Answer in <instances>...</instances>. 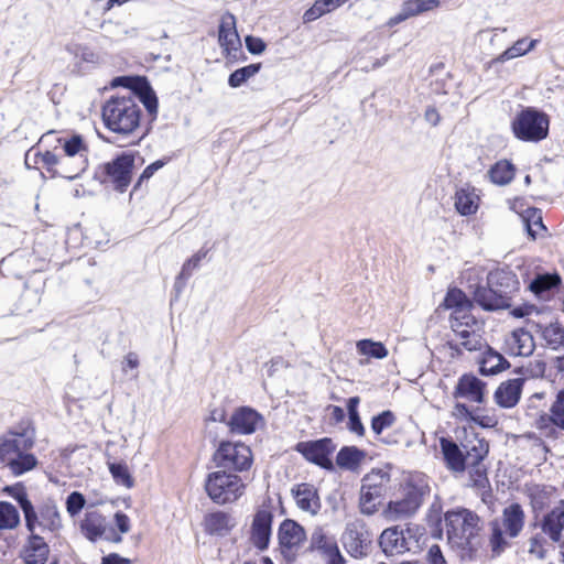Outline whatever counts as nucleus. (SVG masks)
I'll return each mask as SVG.
<instances>
[{
  "instance_id": "0eeeda50",
  "label": "nucleus",
  "mask_w": 564,
  "mask_h": 564,
  "mask_svg": "<svg viewBox=\"0 0 564 564\" xmlns=\"http://www.w3.org/2000/svg\"><path fill=\"white\" fill-rule=\"evenodd\" d=\"M241 478L225 470L210 473L205 480V490L216 503L225 505L239 499L245 492Z\"/></svg>"
},
{
  "instance_id": "b1692460",
  "label": "nucleus",
  "mask_w": 564,
  "mask_h": 564,
  "mask_svg": "<svg viewBox=\"0 0 564 564\" xmlns=\"http://www.w3.org/2000/svg\"><path fill=\"white\" fill-rule=\"evenodd\" d=\"M451 415L456 421L475 423L481 427H494L498 424L495 415L481 414L479 408H470L463 402H456L453 405Z\"/></svg>"
},
{
  "instance_id": "3c124183",
  "label": "nucleus",
  "mask_w": 564,
  "mask_h": 564,
  "mask_svg": "<svg viewBox=\"0 0 564 564\" xmlns=\"http://www.w3.org/2000/svg\"><path fill=\"white\" fill-rule=\"evenodd\" d=\"M542 337L550 348L557 350L564 344V328L558 324H550L542 330Z\"/></svg>"
},
{
  "instance_id": "72a5a7b5",
  "label": "nucleus",
  "mask_w": 564,
  "mask_h": 564,
  "mask_svg": "<svg viewBox=\"0 0 564 564\" xmlns=\"http://www.w3.org/2000/svg\"><path fill=\"white\" fill-rule=\"evenodd\" d=\"M366 458V453L356 446L343 447L336 457V464L347 470H356Z\"/></svg>"
},
{
  "instance_id": "4c0bfd02",
  "label": "nucleus",
  "mask_w": 564,
  "mask_h": 564,
  "mask_svg": "<svg viewBox=\"0 0 564 564\" xmlns=\"http://www.w3.org/2000/svg\"><path fill=\"white\" fill-rule=\"evenodd\" d=\"M561 283V278L558 274H539L536 275L530 283V290L540 299H545L546 293L558 286Z\"/></svg>"
},
{
  "instance_id": "37998d69",
  "label": "nucleus",
  "mask_w": 564,
  "mask_h": 564,
  "mask_svg": "<svg viewBox=\"0 0 564 564\" xmlns=\"http://www.w3.org/2000/svg\"><path fill=\"white\" fill-rule=\"evenodd\" d=\"M489 176L497 185H507L514 177V166L507 160L498 161L490 170Z\"/></svg>"
},
{
  "instance_id": "49530a36",
  "label": "nucleus",
  "mask_w": 564,
  "mask_h": 564,
  "mask_svg": "<svg viewBox=\"0 0 564 564\" xmlns=\"http://www.w3.org/2000/svg\"><path fill=\"white\" fill-rule=\"evenodd\" d=\"M207 252V250H199L183 264L182 270L175 281V288L177 291H181L184 283L192 275L193 271L199 267L202 260L206 258Z\"/></svg>"
},
{
  "instance_id": "9b49d317",
  "label": "nucleus",
  "mask_w": 564,
  "mask_h": 564,
  "mask_svg": "<svg viewBox=\"0 0 564 564\" xmlns=\"http://www.w3.org/2000/svg\"><path fill=\"white\" fill-rule=\"evenodd\" d=\"M429 488L425 485H409L404 497L397 501H390L383 510V516L389 521H399L413 516L423 502V497Z\"/></svg>"
},
{
  "instance_id": "f3484780",
  "label": "nucleus",
  "mask_w": 564,
  "mask_h": 564,
  "mask_svg": "<svg viewBox=\"0 0 564 564\" xmlns=\"http://www.w3.org/2000/svg\"><path fill=\"white\" fill-rule=\"evenodd\" d=\"M296 449L310 462L326 468L332 469L333 463L329 456L335 451V445L330 438H322L312 442L299 443Z\"/></svg>"
},
{
  "instance_id": "2eb2a0df",
  "label": "nucleus",
  "mask_w": 564,
  "mask_h": 564,
  "mask_svg": "<svg viewBox=\"0 0 564 564\" xmlns=\"http://www.w3.org/2000/svg\"><path fill=\"white\" fill-rule=\"evenodd\" d=\"M341 541L347 552L358 557L367 553L372 535L367 530L362 520H355L347 523Z\"/></svg>"
},
{
  "instance_id": "2f4dec72",
  "label": "nucleus",
  "mask_w": 564,
  "mask_h": 564,
  "mask_svg": "<svg viewBox=\"0 0 564 564\" xmlns=\"http://www.w3.org/2000/svg\"><path fill=\"white\" fill-rule=\"evenodd\" d=\"M235 524L234 519L223 511L213 512L205 517V530L213 535H225Z\"/></svg>"
},
{
  "instance_id": "bb28decb",
  "label": "nucleus",
  "mask_w": 564,
  "mask_h": 564,
  "mask_svg": "<svg viewBox=\"0 0 564 564\" xmlns=\"http://www.w3.org/2000/svg\"><path fill=\"white\" fill-rule=\"evenodd\" d=\"M506 347L510 355L528 357L534 351L535 343L530 332L519 328L507 336Z\"/></svg>"
},
{
  "instance_id": "a18cd8bd",
  "label": "nucleus",
  "mask_w": 564,
  "mask_h": 564,
  "mask_svg": "<svg viewBox=\"0 0 564 564\" xmlns=\"http://www.w3.org/2000/svg\"><path fill=\"white\" fill-rule=\"evenodd\" d=\"M340 0H316L314 4L304 12V22H312L322 15L341 7Z\"/></svg>"
},
{
  "instance_id": "13d9d810",
  "label": "nucleus",
  "mask_w": 564,
  "mask_h": 564,
  "mask_svg": "<svg viewBox=\"0 0 564 564\" xmlns=\"http://www.w3.org/2000/svg\"><path fill=\"white\" fill-rule=\"evenodd\" d=\"M394 414L391 411H383L371 420V430L379 435L383 430L390 427L394 423Z\"/></svg>"
},
{
  "instance_id": "ddd939ff",
  "label": "nucleus",
  "mask_w": 564,
  "mask_h": 564,
  "mask_svg": "<svg viewBox=\"0 0 564 564\" xmlns=\"http://www.w3.org/2000/svg\"><path fill=\"white\" fill-rule=\"evenodd\" d=\"M218 42L227 63H235L242 55L241 41L236 29V18L229 12L223 14L220 19Z\"/></svg>"
},
{
  "instance_id": "20e7f679",
  "label": "nucleus",
  "mask_w": 564,
  "mask_h": 564,
  "mask_svg": "<svg viewBox=\"0 0 564 564\" xmlns=\"http://www.w3.org/2000/svg\"><path fill=\"white\" fill-rule=\"evenodd\" d=\"M451 327L455 339L449 341V346L456 351H460V349L477 351L481 350L485 346L481 336V323L467 310L454 311L451 317Z\"/></svg>"
},
{
  "instance_id": "39448f33",
  "label": "nucleus",
  "mask_w": 564,
  "mask_h": 564,
  "mask_svg": "<svg viewBox=\"0 0 564 564\" xmlns=\"http://www.w3.org/2000/svg\"><path fill=\"white\" fill-rule=\"evenodd\" d=\"M549 116L533 107L519 111L511 122L514 137L524 142H540L549 135Z\"/></svg>"
},
{
  "instance_id": "4468645a",
  "label": "nucleus",
  "mask_w": 564,
  "mask_h": 564,
  "mask_svg": "<svg viewBox=\"0 0 564 564\" xmlns=\"http://www.w3.org/2000/svg\"><path fill=\"white\" fill-rule=\"evenodd\" d=\"M134 155L122 153L112 161L105 163L102 172L106 180L111 182L116 189L123 192L131 182Z\"/></svg>"
},
{
  "instance_id": "58836bf2",
  "label": "nucleus",
  "mask_w": 564,
  "mask_h": 564,
  "mask_svg": "<svg viewBox=\"0 0 564 564\" xmlns=\"http://www.w3.org/2000/svg\"><path fill=\"white\" fill-rule=\"evenodd\" d=\"M536 44H538V40L528 41L527 39H520L512 46L508 47L499 56H497L495 58V62L496 63H505V62L513 59L516 57L523 56L527 53L534 50Z\"/></svg>"
},
{
  "instance_id": "393cba45",
  "label": "nucleus",
  "mask_w": 564,
  "mask_h": 564,
  "mask_svg": "<svg viewBox=\"0 0 564 564\" xmlns=\"http://www.w3.org/2000/svg\"><path fill=\"white\" fill-rule=\"evenodd\" d=\"M524 381L523 378H514L501 382L494 395L496 403L503 409L516 406L521 398Z\"/></svg>"
},
{
  "instance_id": "423d86ee",
  "label": "nucleus",
  "mask_w": 564,
  "mask_h": 564,
  "mask_svg": "<svg viewBox=\"0 0 564 564\" xmlns=\"http://www.w3.org/2000/svg\"><path fill=\"white\" fill-rule=\"evenodd\" d=\"M535 527L541 529V533L532 535L529 540L530 553L540 556L544 553V545L550 542L558 543L564 531V500H561L551 511L543 516L540 523Z\"/></svg>"
},
{
  "instance_id": "e433bc0d",
  "label": "nucleus",
  "mask_w": 564,
  "mask_h": 564,
  "mask_svg": "<svg viewBox=\"0 0 564 564\" xmlns=\"http://www.w3.org/2000/svg\"><path fill=\"white\" fill-rule=\"evenodd\" d=\"M82 529L86 538L95 542L104 535L106 531V520L96 511L88 512L83 521Z\"/></svg>"
},
{
  "instance_id": "a878e982",
  "label": "nucleus",
  "mask_w": 564,
  "mask_h": 564,
  "mask_svg": "<svg viewBox=\"0 0 564 564\" xmlns=\"http://www.w3.org/2000/svg\"><path fill=\"white\" fill-rule=\"evenodd\" d=\"M50 554V546L45 539L37 533L35 530L31 532L30 538L24 544L21 551V557L25 564H44Z\"/></svg>"
},
{
  "instance_id": "9d476101",
  "label": "nucleus",
  "mask_w": 564,
  "mask_h": 564,
  "mask_svg": "<svg viewBox=\"0 0 564 564\" xmlns=\"http://www.w3.org/2000/svg\"><path fill=\"white\" fill-rule=\"evenodd\" d=\"M390 475L382 469H372L361 480L359 509L362 514H375L384 496Z\"/></svg>"
},
{
  "instance_id": "4be33fe9",
  "label": "nucleus",
  "mask_w": 564,
  "mask_h": 564,
  "mask_svg": "<svg viewBox=\"0 0 564 564\" xmlns=\"http://www.w3.org/2000/svg\"><path fill=\"white\" fill-rule=\"evenodd\" d=\"M409 536L399 527L386 529L379 540L380 547L387 555L403 554L412 549L413 541L410 530H406Z\"/></svg>"
},
{
  "instance_id": "473e14b6",
  "label": "nucleus",
  "mask_w": 564,
  "mask_h": 564,
  "mask_svg": "<svg viewBox=\"0 0 564 564\" xmlns=\"http://www.w3.org/2000/svg\"><path fill=\"white\" fill-rule=\"evenodd\" d=\"M479 197L475 192V188H460L455 194V207L456 210L463 215H473L478 209Z\"/></svg>"
},
{
  "instance_id": "69168bd1",
  "label": "nucleus",
  "mask_w": 564,
  "mask_h": 564,
  "mask_svg": "<svg viewBox=\"0 0 564 564\" xmlns=\"http://www.w3.org/2000/svg\"><path fill=\"white\" fill-rule=\"evenodd\" d=\"M165 163L166 162L163 160H158V161L151 163L150 165H148L143 170L142 174L140 175L138 184H140L144 180L151 178L156 171H159L160 169H162L165 165Z\"/></svg>"
},
{
  "instance_id": "e2e57ef3",
  "label": "nucleus",
  "mask_w": 564,
  "mask_h": 564,
  "mask_svg": "<svg viewBox=\"0 0 564 564\" xmlns=\"http://www.w3.org/2000/svg\"><path fill=\"white\" fill-rule=\"evenodd\" d=\"M246 46L251 54H261L265 50L264 42L251 35L246 36Z\"/></svg>"
},
{
  "instance_id": "a211bd4d",
  "label": "nucleus",
  "mask_w": 564,
  "mask_h": 564,
  "mask_svg": "<svg viewBox=\"0 0 564 564\" xmlns=\"http://www.w3.org/2000/svg\"><path fill=\"white\" fill-rule=\"evenodd\" d=\"M279 544L282 553L294 555L306 540V533L302 525L291 519H285L279 527L278 531Z\"/></svg>"
},
{
  "instance_id": "7ed1b4c3",
  "label": "nucleus",
  "mask_w": 564,
  "mask_h": 564,
  "mask_svg": "<svg viewBox=\"0 0 564 564\" xmlns=\"http://www.w3.org/2000/svg\"><path fill=\"white\" fill-rule=\"evenodd\" d=\"M545 398L544 392H536L531 395L528 403L527 415L533 419L534 426L545 437H557V431L564 432V388L556 391L547 412L532 413L535 400Z\"/></svg>"
},
{
  "instance_id": "79ce46f5",
  "label": "nucleus",
  "mask_w": 564,
  "mask_h": 564,
  "mask_svg": "<svg viewBox=\"0 0 564 564\" xmlns=\"http://www.w3.org/2000/svg\"><path fill=\"white\" fill-rule=\"evenodd\" d=\"M40 159L46 171L51 173L53 177L58 176L68 180V173L61 153L56 154L51 151H45L40 155Z\"/></svg>"
},
{
  "instance_id": "0e129e2a",
  "label": "nucleus",
  "mask_w": 564,
  "mask_h": 564,
  "mask_svg": "<svg viewBox=\"0 0 564 564\" xmlns=\"http://www.w3.org/2000/svg\"><path fill=\"white\" fill-rule=\"evenodd\" d=\"M429 564H446V561L443 556L441 547L436 544H433L426 554Z\"/></svg>"
},
{
  "instance_id": "864d4df0",
  "label": "nucleus",
  "mask_w": 564,
  "mask_h": 564,
  "mask_svg": "<svg viewBox=\"0 0 564 564\" xmlns=\"http://www.w3.org/2000/svg\"><path fill=\"white\" fill-rule=\"evenodd\" d=\"M357 349L360 354L377 359L388 356V350L382 343L372 341L370 339H361L357 343Z\"/></svg>"
},
{
  "instance_id": "603ef678",
  "label": "nucleus",
  "mask_w": 564,
  "mask_h": 564,
  "mask_svg": "<svg viewBox=\"0 0 564 564\" xmlns=\"http://www.w3.org/2000/svg\"><path fill=\"white\" fill-rule=\"evenodd\" d=\"M261 68V64H250L232 72L228 78V85L232 88L240 87L249 78L254 76Z\"/></svg>"
},
{
  "instance_id": "412c9836",
  "label": "nucleus",
  "mask_w": 564,
  "mask_h": 564,
  "mask_svg": "<svg viewBox=\"0 0 564 564\" xmlns=\"http://www.w3.org/2000/svg\"><path fill=\"white\" fill-rule=\"evenodd\" d=\"M485 394L486 383L471 373L459 377L452 393L456 400L465 399L477 404L485 402Z\"/></svg>"
},
{
  "instance_id": "bf43d9fd",
  "label": "nucleus",
  "mask_w": 564,
  "mask_h": 564,
  "mask_svg": "<svg viewBox=\"0 0 564 564\" xmlns=\"http://www.w3.org/2000/svg\"><path fill=\"white\" fill-rule=\"evenodd\" d=\"M140 100L151 116L156 115L158 98L154 91L148 85H145V87L140 91Z\"/></svg>"
},
{
  "instance_id": "6ab92c4d",
  "label": "nucleus",
  "mask_w": 564,
  "mask_h": 564,
  "mask_svg": "<svg viewBox=\"0 0 564 564\" xmlns=\"http://www.w3.org/2000/svg\"><path fill=\"white\" fill-rule=\"evenodd\" d=\"M34 445V433L24 431L23 433L12 432L0 437V463L9 464L18 457L21 449H31Z\"/></svg>"
},
{
  "instance_id": "09e8293b",
  "label": "nucleus",
  "mask_w": 564,
  "mask_h": 564,
  "mask_svg": "<svg viewBox=\"0 0 564 564\" xmlns=\"http://www.w3.org/2000/svg\"><path fill=\"white\" fill-rule=\"evenodd\" d=\"M359 403V397H351L347 401V410L349 416L348 429L351 433L362 436L365 434V427L360 421L359 413L357 410Z\"/></svg>"
},
{
  "instance_id": "ea45409f",
  "label": "nucleus",
  "mask_w": 564,
  "mask_h": 564,
  "mask_svg": "<svg viewBox=\"0 0 564 564\" xmlns=\"http://www.w3.org/2000/svg\"><path fill=\"white\" fill-rule=\"evenodd\" d=\"M466 468L468 469L469 485L477 490L486 492L490 488V484L485 464L482 462L467 464Z\"/></svg>"
},
{
  "instance_id": "5fc2aeb1",
  "label": "nucleus",
  "mask_w": 564,
  "mask_h": 564,
  "mask_svg": "<svg viewBox=\"0 0 564 564\" xmlns=\"http://www.w3.org/2000/svg\"><path fill=\"white\" fill-rule=\"evenodd\" d=\"M311 543H312V546L314 549H317V550H323L325 552H329L332 553L333 551L335 552V556L341 561L343 557L336 546V544L334 542H332L327 536L326 534L324 533V531L318 528L316 529L313 534H312V538H311Z\"/></svg>"
},
{
  "instance_id": "680f3d73",
  "label": "nucleus",
  "mask_w": 564,
  "mask_h": 564,
  "mask_svg": "<svg viewBox=\"0 0 564 564\" xmlns=\"http://www.w3.org/2000/svg\"><path fill=\"white\" fill-rule=\"evenodd\" d=\"M447 307H455V311L457 310H466L464 307L466 302V296L464 293L459 290H451L447 293V296L445 299Z\"/></svg>"
},
{
  "instance_id": "f03ea898",
  "label": "nucleus",
  "mask_w": 564,
  "mask_h": 564,
  "mask_svg": "<svg viewBox=\"0 0 564 564\" xmlns=\"http://www.w3.org/2000/svg\"><path fill=\"white\" fill-rule=\"evenodd\" d=\"M141 108L132 93L128 96L112 97L102 107V120L112 132L128 135L140 126Z\"/></svg>"
},
{
  "instance_id": "dca6fc26",
  "label": "nucleus",
  "mask_w": 564,
  "mask_h": 564,
  "mask_svg": "<svg viewBox=\"0 0 564 564\" xmlns=\"http://www.w3.org/2000/svg\"><path fill=\"white\" fill-rule=\"evenodd\" d=\"M273 511L270 505L263 503L256 512L252 523L250 540L252 544L263 551L268 549L271 538Z\"/></svg>"
},
{
  "instance_id": "cd10ccee",
  "label": "nucleus",
  "mask_w": 564,
  "mask_h": 564,
  "mask_svg": "<svg viewBox=\"0 0 564 564\" xmlns=\"http://www.w3.org/2000/svg\"><path fill=\"white\" fill-rule=\"evenodd\" d=\"M489 286L494 288L509 302L510 294L518 290L519 282L514 274L503 270L490 272L487 278Z\"/></svg>"
},
{
  "instance_id": "774afa93",
  "label": "nucleus",
  "mask_w": 564,
  "mask_h": 564,
  "mask_svg": "<svg viewBox=\"0 0 564 564\" xmlns=\"http://www.w3.org/2000/svg\"><path fill=\"white\" fill-rule=\"evenodd\" d=\"M116 525L121 533H127L130 530V519L127 514L122 512H117L115 514Z\"/></svg>"
},
{
  "instance_id": "c756f323",
  "label": "nucleus",
  "mask_w": 564,
  "mask_h": 564,
  "mask_svg": "<svg viewBox=\"0 0 564 564\" xmlns=\"http://www.w3.org/2000/svg\"><path fill=\"white\" fill-rule=\"evenodd\" d=\"M441 449L444 455L447 467L453 471H464L467 459L456 443L451 440H441Z\"/></svg>"
},
{
  "instance_id": "aec40b11",
  "label": "nucleus",
  "mask_w": 564,
  "mask_h": 564,
  "mask_svg": "<svg viewBox=\"0 0 564 564\" xmlns=\"http://www.w3.org/2000/svg\"><path fill=\"white\" fill-rule=\"evenodd\" d=\"M228 424L232 433L248 435L264 426V419L252 408L240 406L232 413Z\"/></svg>"
},
{
  "instance_id": "a19ab883",
  "label": "nucleus",
  "mask_w": 564,
  "mask_h": 564,
  "mask_svg": "<svg viewBox=\"0 0 564 564\" xmlns=\"http://www.w3.org/2000/svg\"><path fill=\"white\" fill-rule=\"evenodd\" d=\"M465 456L467 464L481 463L489 452L488 443L478 437L469 440L465 445Z\"/></svg>"
},
{
  "instance_id": "f8f14e48",
  "label": "nucleus",
  "mask_w": 564,
  "mask_h": 564,
  "mask_svg": "<svg viewBox=\"0 0 564 564\" xmlns=\"http://www.w3.org/2000/svg\"><path fill=\"white\" fill-rule=\"evenodd\" d=\"M215 460L219 467L229 470L243 471L252 465V453L249 446L239 442H221Z\"/></svg>"
},
{
  "instance_id": "c03bdc74",
  "label": "nucleus",
  "mask_w": 564,
  "mask_h": 564,
  "mask_svg": "<svg viewBox=\"0 0 564 564\" xmlns=\"http://www.w3.org/2000/svg\"><path fill=\"white\" fill-rule=\"evenodd\" d=\"M522 223L532 240H535L546 231V227L543 225L542 215L539 209H528L522 216Z\"/></svg>"
},
{
  "instance_id": "1a4fd4ad",
  "label": "nucleus",
  "mask_w": 564,
  "mask_h": 564,
  "mask_svg": "<svg viewBox=\"0 0 564 564\" xmlns=\"http://www.w3.org/2000/svg\"><path fill=\"white\" fill-rule=\"evenodd\" d=\"M62 159L68 173V180L79 177L89 165V145L80 134L58 138Z\"/></svg>"
},
{
  "instance_id": "5701e85b",
  "label": "nucleus",
  "mask_w": 564,
  "mask_h": 564,
  "mask_svg": "<svg viewBox=\"0 0 564 564\" xmlns=\"http://www.w3.org/2000/svg\"><path fill=\"white\" fill-rule=\"evenodd\" d=\"M296 507L311 516H316L322 507L317 488L308 482L295 485L291 489Z\"/></svg>"
},
{
  "instance_id": "c85d7f7f",
  "label": "nucleus",
  "mask_w": 564,
  "mask_h": 564,
  "mask_svg": "<svg viewBox=\"0 0 564 564\" xmlns=\"http://www.w3.org/2000/svg\"><path fill=\"white\" fill-rule=\"evenodd\" d=\"M474 300L477 304L487 311L500 310L509 305L508 301L505 299V295H501L489 285L488 288L478 286L474 293Z\"/></svg>"
},
{
  "instance_id": "338daca9",
  "label": "nucleus",
  "mask_w": 564,
  "mask_h": 564,
  "mask_svg": "<svg viewBox=\"0 0 564 564\" xmlns=\"http://www.w3.org/2000/svg\"><path fill=\"white\" fill-rule=\"evenodd\" d=\"M101 564H132V561L118 553H110L101 558Z\"/></svg>"
},
{
  "instance_id": "f257e3e1",
  "label": "nucleus",
  "mask_w": 564,
  "mask_h": 564,
  "mask_svg": "<svg viewBox=\"0 0 564 564\" xmlns=\"http://www.w3.org/2000/svg\"><path fill=\"white\" fill-rule=\"evenodd\" d=\"M448 543L462 551L473 550L481 530L480 518L471 510L460 508L444 514Z\"/></svg>"
},
{
  "instance_id": "f704fd0d",
  "label": "nucleus",
  "mask_w": 564,
  "mask_h": 564,
  "mask_svg": "<svg viewBox=\"0 0 564 564\" xmlns=\"http://www.w3.org/2000/svg\"><path fill=\"white\" fill-rule=\"evenodd\" d=\"M509 367L507 359L492 348L487 347L480 361V372L482 375H496Z\"/></svg>"
},
{
  "instance_id": "8fccbe9b",
  "label": "nucleus",
  "mask_w": 564,
  "mask_h": 564,
  "mask_svg": "<svg viewBox=\"0 0 564 564\" xmlns=\"http://www.w3.org/2000/svg\"><path fill=\"white\" fill-rule=\"evenodd\" d=\"M20 522L18 509L6 501H0V529H14Z\"/></svg>"
},
{
  "instance_id": "052dcab7",
  "label": "nucleus",
  "mask_w": 564,
  "mask_h": 564,
  "mask_svg": "<svg viewBox=\"0 0 564 564\" xmlns=\"http://www.w3.org/2000/svg\"><path fill=\"white\" fill-rule=\"evenodd\" d=\"M85 497L78 492H72L66 499V509L70 516H76L85 506Z\"/></svg>"
},
{
  "instance_id": "6e6d98bb",
  "label": "nucleus",
  "mask_w": 564,
  "mask_h": 564,
  "mask_svg": "<svg viewBox=\"0 0 564 564\" xmlns=\"http://www.w3.org/2000/svg\"><path fill=\"white\" fill-rule=\"evenodd\" d=\"M440 0H408L403 2V6L410 18L426 11H431L440 7Z\"/></svg>"
},
{
  "instance_id": "c9c22d12",
  "label": "nucleus",
  "mask_w": 564,
  "mask_h": 564,
  "mask_svg": "<svg viewBox=\"0 0 564 564\" xmlns=\"http://www.w3.org/2000/svg\"><path fill=\"white\" fill-rule=\"evenodd\" d=\"M36 525L50 532H54L61 527L59 512L53 502H45L41 507L40 514L35 522V527Z\"/></svg>"
},
{
  "instance_id": "de8ad7c7",
  "label": "nucleus",
  "mask_w": 564,
  "mask_h": 564,
  "mask_svg": "<svg viewBox=\"0 0 564 564\" xmlns=\"http://www.w3.org/2000/svg\"><path fill=\"white\" fill-rule=\"evenodd\" d=\"M29 449H21L18 452V457L9 464V468L15 476L22 475L31 469H33L37 459L34 455L26 453Z\"/></svg>"
},
{
  "instance_id": "4d7b16f0",
  "label": "nucleus",
  "mask_w": 564,
  "mask_h": 564,
  "mask_svg": "<svg viewBox=\"0 0 564 564\" xmlns=\"http://www.w3.org/2000/svg\"><path fill=\"white\" fill-rule=\"evenodd\" d=\"M109 471L117 484L123 485L127 488L133 486V479L128 470V466L123 463H109Z\"/></svg>"
},
{
  "instance_id": "6e6552de",
  "label": "nucleus",
  "mask_w": 564,
  "mask_h": 564,
  "mask_svg": "<svg viewBox=\"0 0 564 564\" xmlns=\"http://www.w3.org/2000/svg\"><path fill=\"white\" fill-rule=\"evenodd\" d=\"M524 511L517 502L503 509L501 524L498 521L491 522L492 533L490 543L494 552L500 553L507 545L503 534L510 539H514L521 533L524 527Z\"/></svg>"
},
{
  "instance_id": "7c9ffc66",
  "label": "nucleus",
  "mask_w": 564,
  "mask_h": 564,
  "mask_svg": "<svg viewBox=\"0 0 564 564\" xmlns=\"http://www.w3.org/2000/svg\"><path fill=\"white\" fill-rule=\"evenodd\" d=\"M6 491L18 501L24 513L26 528L30 532H33L35 530L37 513L35 512L32 502L29 500L24 488L19 486L7 487Z\"/></svg>"
}]
</instances>
